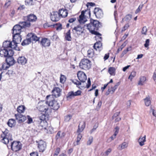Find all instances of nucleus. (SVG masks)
Wrapping results in <instances>:
<instances>
[{"mask_svg": "<svg viewBox=\"0 0 156 156\" xmlns=\"http://www.w3.org/2000/svg\"><path fill=\"white\" fill-rule=\"evenodd\" d=\"M41 107L43 108L41 109V111L45 112H46L48 109V108L46 106H45V105H43Z\"/></svg>", "mask_w": 156, "mask_h": 156, "instance_id": "obj_52", "label": "nucleus"}, {"mask_svg": "<svg viewBox=\"0 0 156 156\" xmlns=\"http://www.w3.org/2000/svg\"><path fill=\"white\" fill-rule=\"evenodd\" d=\"M3 46L4 48H16L14 45L12 44V43L9 41H6L3 44Z\"/></svg>", "mask_w": 156, "mask_h": 156, "instance_id": "obj_20", "label": "nucleus"}, {"mask_svg": "<svg viewBox=\"0 0 156 156\" xmlns=\"http://www.w3.org/2000/svg\"><path fill=\"white\" fill-rule=\"evenodd\" d=\"M115 131L114 134L110 137V138L112 139V140H113L115 138L116 136L117 135V134L119 132V128L118 126H116L115 128Z\"/></svg>", "mask_w": 156, "mask_h": 156, "instance_id": "obj_35", "label": "nucleus"}, {"mask_svg": "<svg viewBox=\"0 0 156 156\" xmlns=\"http://www.w3.org/2000/svg\"><path fill=\"white\" fill-rule=\"evenodd\" d=\"M128 146V144L126 142H124L122 144L119 145L118 148L119 150H121L123 149L126 148Z\"/></svg>", "mask_w": 156, "mask_h": 156, "instance_id": "obj_31", "label": "nucleus"}, {"mask_svg": "<svg viewBox=\"0 0 156 156\" xmlns=\"http://www.w3.org/2000/svg\"><path fill=\"white\" fill-rule=\"evenodd\" d=\"M45 104L51 107L55 110H58L59 108V105L57 101L55 100L52 95H47L46 97Z\"/></svg>", "mask_w": 156, "mask_h": 156, "instance_id": "obj_3", "label": "nucleus"}, {"mask_svg": "<svg viewBox=\"0 0 156 156\" xmlns=\"http://www.w3.org/2000/svg\"><path fill=\"white\" fill-rule=\"evenodd\" d=\"M84 30L83 25L79 24L75 27L72 29V31L73 34L76 36H79L83 33Z\"/></svg>", "mask_w": 156, "mask_h": 156, "instance_id": "obj_6", "label": "nucleus"}, {"mask_svg": "<svg viewBox=\"0 0 156 156\" xmlns=\"http://www.w3.org/2000/svg\"><path fill=\"white\" fill-rule=\"evenodd\" d=\"M79 133V134L77 137L76 142L75 145H78L79 144V142L82 137V135L80 134V133Z\"/></svg>", "mask_w": 156, "mask_h": 156, "instance_id": "obj_41", "label": "nucleus"}, {"mask_svg": "<svg viewBox=\"0 0 156 156\" xmlns=\"http://www.w3.org/2000/svg\"><path fill=\"white\" fill-rule=\"evenodd\" d=\"M30 156H38V153L37 152H34L31 153L30 154Z\"/></svg>", "mask_w": 156, "mask_h": 156, "instance_id": "obj_62", "label": "nucleus"}, {"mask_svg": "<svg viewBox=\"0 0 156 156\" xmlns=\"http://www.w3.org/2000/svg\"><path fill=\"white\" fill-rule=\"evenodd\" d=\"M87 12L89 14V17H90V9L85 10V11L83 10L81 12V15L79 16V18L78 19L79 22L80 23H84L87 21V20L84 16L85 13Z\"/></svg>", "mask_w": 156, "mask_h": 156, "instance_id": "obj_8", "label": "nucleus"}, {"mask_svg": "<svg viewBox=\"0 0 156 156\" xmlns=\"http://www.w3.org/2000/svg\"><path fill=\"white\" fill-rule=\"evenodd\" d=\"M77 77L80 82L84 83L87 80V77L86 74L82 71H79L77 73Z\"/></svg>", "mask_w": 156, "mask_h": 156, "instance_id": "obj_12", "label": "nucleus"}, {"mask_svg": "<svg viewBox=\"0 0 156 156\" xmlns=\"http://www.w3.org/2000/svg\"><path fill=\"white\" fill-rule=\"evenodd\" d=\"M15 116L17 120H18L19 123H21L25 121L27 119L26 117L24 115L20 114H15Z\"/></svg>", "mask_w": 156, "mask_h": 156, "instance_id": "obj_14", "label": "nucleus"}, {"mask_svg": "<svg viewBox=\"0 0 156 156\" xmlns=\"http://www.w3.org/2000/svg\"><path fill=\"white\" fill-rule=\"evenodd\" d=\"M136 75V72L135 71H132L130 76H129L128 78L130 79L131 80H132V79L134 78Z\"/></svg>", "mask_w": 156, "mask_h": 156, "instance_id": "obj_42", "label": "nucleus"}, {"mask_svg": "<svg viewBox=\"0 0 156 156\" xmlns=\"http://www.w3.org/2000/svg\"><path fill=\"white\" fill-rule=\"evenodd\" d=\"M59 16H61L62 17H66L68 15V12L67 10L64 9H61L59 10L58 12Z\"/></svg>", "mask_w": 156, "mask_h": 156, "instance_id": "obj_23", "label": "nucleus"}, {"mask_svg": "<svg viewBox=\"0 0 156 156\" xmlns=\"http://www.w3.org/2000/svg\"><path fill=\"white\" fill-rule=\"evenodd\" d=\"M62 90L58 87H55L53 89L51 92L52 94L49 95H52V97L54 96L55 98L60 97L61 95Z\"/></svg>", "mask_w": 156, "mask_h": 156, "instance_id": "obj_11", "label": "nucleus"}, {"mask_svg": "<svg viewBox=\"0 0 156 156\" xmlns=\"http://www.w3.org/2000/svg\"><path fill=\"white\" fill-rule=\"evenodd\" d=\"M81 93V91L80 90H78L75 92H74L73 91H71L68 93L66 96V98L67 100L72 99L74 98L75 96L80 95Z\"/></svg>", "mask_w": 156, "mask_h": 156, "instance_id": "obj_13", "label": "nucleus"}, {"mask_svg": "<svg viewBox=\"0 0 156 156\" xmlns=\"http://www.w3.org/2000/svg\"><path fill=\"white\" fill-rule=\"evenodd\" d=\"M150 40L149 39H147L145 41V43L144 44V47L146 48H148L149 45Z\"/></svg>", "mask_w": 156, "mask_h": 156, "instance_id": "obj_54", "label": "nucleus"}, {"mask_svg": "<svg viewBox=\"0 0 156 156\" xmlns=\"http://www.w3.org/2000/svg\"><path fill=\"white\" fill-rule=\"evenodd\" d=\"M13 43L15 47H17V44L21 42L22 38L20 34H13Z\"/></svg>", "mask_w": 156, "mask_h": 156, "instance_id": "obj_10", "label": "nucleus"}, {"mask_svg": "<svg viewBox=\"0 0 156 156\" xmlns=\"http://www.w3.org/2000/svg\"><path fill=\"white\" fill-rule=\"evenodd\" d=\"M85 126V123L83 121L80 122L78 126V128L77 131V132H81L84 129Z\"/></svg>", "mask_w": 156, "mask_h": 156, "instance_id": "obj_25", "label": "nucleus"}, {"mask_svg": "<svg viewBox=\"0 0 156 156\" xmlns=\"http://www.w3.org/2000/svg\"><path fill=\"white\" fill-rule=\"evenodd\" d=\"M26 118L27 119V122L28 124H30L33 122L32 119L29 115H27Z\"/></svg>", "mask_w": 156, "mask_h": 156, "instance_id": "obj_45", "label": "nucleus"}, {"mask_svg": "<svg viewBox=\"0 0 156 156\" xmlns=\"http://www.w3.org/2000/svg\"><path fill=\"white\" fill-rule=\"evenodd\" d=\"M46 116L44 114H42L39 117L41 121H44L45 119Z\"/></svg>", "mask_w": 156, "mask_h": 156, "instance_id": "obj_59", "label": "nucleus"}, {"mask_svg": "<svg viewBox=\"0 0 156 156\" xmlns=\"http://www.w3.org/2000/svg\"><path fill=\"white\" fill-rule=\"evenodd\" d=\"M143 4L140 5L138 8L136 10L135 13L136 14H137L139 12H140L142 8L143 7Z\"/></svg>", "mask_w": 156, "mask_h": 156, "instance_id": "obj_47", "label": "nucleus"}, {"mask_svg": "<svg viewBox=\"0 0 156 156\" xmlns=\"http://www.w3.org/2000/svg\"><path fill=\"white\" fill-rule=\"evenodd\" d=\"M76 20V18H73L69 19L68 20L69 22L70 23H72L74 22Z\"/></svg>", "mask_w": 156, "mask_h": 156, "instance_id": "obj_63", "label": "nucleus"}, {"mask_svg": "<svg viewBox=\"0 0 156 156\" xmlns=\"http://www.w3.org/2000/svg\"><path fill=\"white\" fill-rule=\"evenodd\" d=\"M125 18L126 21H129L132 18V15L130 14L127 15Z\"/></svg>", "mask_w": 156, "mask_h": 156, "instance_id": "obj_53", "label": "nucleus"}, {"mask_svg": "<svg viewBox=\"0 0 156 156\" xmlns=\"http://www.w3.org/2000/svg\"><path fill=\"white\" fill-rule=\"evenodd\" d=\"M60 151V149L59 148H57L55 151V153L54 154V156H57L58 154Z\"/></svg>", "mask_w": 156, "mask_h": 156, "instance_id": "obj_57", "label": "nucleus"}, {"mask_svg": "<svg viewBox=\"0 0 156 156\" xmlns=\"http://www.w3.org/2000/svg\"><path fill=\"white\" fill-rule=\"evenodd\" d=\"M147 31V29L146 27H143L142 31L141 33L143 34H144L145 35H146V32Z\"/></svg>", "mask_w": 156, "mask_h": 156, "instance_id": "obj_49", "label": "nucleus"}, {"mask_svg": "<svg viewBox=\"0 0 156 156\" xmlns=\"http://www.w3.org/2000/svg\"><path fill=\"white\" fill-rule=\"evenodd\" d=\"M144 101L145 105L146 106H148L151 104V101L149 96H148L144 98Z\"/></svg>", "mask_w": 156, "mask_h": 156, "instance_id": "obj_32", "label": "nucleus"}, {"mask_svg": "<svg viewBox=\"0 0 156 156\" xmlns=\"http://www.w3.org/2000/svg\"><path fill=\"white\" fill-rule=\"evenodd\" d=\"M72 115H69L65 117V121L66 122H68L71 119Z\"/></svg>", "mask_w": 156, "mask_h": 156, "instance_id": "obj_44", "label": "nucleus"}, {"mask_svg": "<svg viewBox=\"0 0 156 156\" xmlns=\"http://www.w3.org/2000/svg\"><path fill=\"white\" fill-rule=\"evenodd\" d=\"M101 46L102 43L101 42H97L94 44L93 47L94 49L96 50L98 49L100 51Z\"/></svg>", "mask_w": 156, "mask_h": 156, "instance_id": "obj_26", "label": "nucleus"}, {"mask_svg": "<svg viewBox=\"0 0 156 156\" xmlns=\"http://www.w3.org/2000/svg\"><path fill=\"white\" fill-rule=\"evenodd\" d=\"M15 120L13 119H11L9 120V121L7 122V124L8 125L12 127L14 126L15 125Z\"/></svg>", "mask_w": 156, "mask_h": 156, "instance_id": "obj_34", "label": "nucleus"}, {"mask_svg": "<svg viewBox=\"0 0 156 156\" xmlns=\"http://www.w3.org/2000/svg\"><path fill=\"white\" fill-rule=\"evenodd\" d=\"M30 24L23 21H20L19 24L15 25L12 29L13 34H20L21 32V29L29 28Z\"/></svg>", "mask_w": 156, "mask_h": 156, "instance_id": "obj_2", "label": "nucleus"}, {"mask_svg": "<svg viewBox=\"0 0 156 156\" xmlns=\"http://www.w3.org/2000/svg\"><path fill=\"white\" fill-rule=\"evenodd\" d=\"M28 37H30L31 41H34L35 42L39 41V38L35 34L30 33H29L27 35Z\"/></svg>", "mask_w": 156, "mask_h": 156, "instance_id": "obj_19", "label": "nucleus"}, {"mask_svg": "<svg viewBox=\"0 0 156 156\" xmlns=\"http://www.w3.org/2000/svg\"><path fill=\"white\" fill-rule=\"evenodd\" d=\"M90 20V23L87 24V29L92 34L96 35L95 38L97 42H101V34L96 31L101 26V23L97 20L91 19Z\"/></svg>", "mask_w": 156, "mask_h": 156, "instance_id": "obj_1", "label": "nucleus"}, {"mask_svg": "<svg viewBox=\"0 0 156 156\" xmlns=\"http://www.w3.org/2000/svg\"><path fill=\"white\" fill-rule=\"evenodd\" d=\"M65 136V133L64 132L61 133V132L58 131L57 134L56 135L55 137V139L57 140L59 138H62Z\"/></svg>", "mask_w": 156, "mask_h": 156, "instance_id": "obj_28", "label": "nucleus"}, {"mask_svg": "<svg viewBox=\"0 0 156 156\" xmlns=\"http://www.w3.org/2000/svg\"><path fill=\"white\" fill-rule=\"evenodd\" d=\"M90 85H91V82H90V79L89 78L88 79L87 84L86 85V87L87 88H88L90 86Z\"/></svg>", "mask_w": 156, "mask_h": 156, "instance_id": "obj_58", "label": "nucleus"}, {"mask_svg": "<svg viewBox=\"0 0 156 156\" xmlns=\"http://www.w3.org/2000/svg\"><path fill=\"white\" fill-rule=\"evenodd\" d=\"M119 112H117L115 113L112 116L113 119H114L115 118H116L117 117L119 114Z\"/></svg>", "mask_w": 156, "mask_h": 156, "instance_id": "obj_64", "label": "nucleus"}, {"mask_svg": "<svg viewBox=\"0 0 156 156\" xmlns=\"http://www.w3.org/2000/svg\"><path fill=\"white\" fill-rule=\"evenodd\" d=\"M10 66L9 65H8L6 62L3 63L2 64V66L1 68V70H5L8 69Z\"/></svg>", "mask_w": 156, "mask_h": 156, "instance_id": "obj_33", "label": "nucleus"}, {"mask_svg": "<svg viewBox=\"0 0 156 156\" xmlns=\"http://www.w3.org/2000/svg\"><path fill=\"white\" fill-rule=\"evenodd\" d=\"M1 136L2 139L1 140V142L4 144H8L10 142V141L8 139L6 138V137L4 136H3V134L1 135Z\"/></svg>", "mask_w": 156, "mask_h": 156, "instance_id": "obj_27", "label": "nucleus"}, {"mask_svg": "<svg viewBox=\"0 0 156 156\" xmlns=\"http://www.w3.org/2000/svg\"><path fill=\"white\" fill-rule=\"evenodd\" d=\"M40 44L44 47H49L51 44L50 41L47 38H43L41 41Z\"/></svg>", "mask_w": 156, "mask_h": 156, "instance_id": "obj_16", "label": "nucleus"}, {"mask_svg": "<svg viewBox=\"0 0 156 156\" xmlns=\"http://www.w3.org/2000/svg\"><path fill=\"white\" fill-rule=\"evenodd\" d=\"M9 131L7 129H5V131L3 132V136H4L6 138L8 139L10 141V143L12 142V135L8 133Z\"/></svg>", "mask_w": 156, "mask_h": 156, "instance_id": "obj_24", "label": "nucleus"}, {"mask_svg": "<svg viewBox=\"0 0 156 156\" xmlns=\"http://www.w3.org/2000/svg\"><path fill=\"white\" fill-rule=\"evenodd\" d=\"M6 62L10 66L15 63V61L12 56H8L5 59Z\"/></svg>", "mask_w": 156, "mask_h": 156, "instance_id": "obj_22", "label": "nucleus"}, {"mask_svg": "<svg viewBox=\"0 0 156 156\" xmlns=\"http://www.w3.org/2000/svg\"><path fill=\"white\" fill-rule=\"evenodd\" d=\"M51 20L54 22H57L60 19V17L58 12H53V14L50 16Z\"/></svg>", "mask_w": 156, "mask_h": 156, "instance_id": "obj_17", "label": "nucleus"}, {"mask_svg": "<svg viewBox=\"0 0 156 156\" xmlns=\"http://www.w3.org/2000/svg\"><path fill=\"white\" fill-rule=\"evenodd\" d=\"M94 55V51L92 49H90L87 51V56L89 58H92Z\"/></svg>", "mask_w": 156, "mask_h": 156, "instance_id": "obj_37", "label": "nucleus"}, {"mask_svg": "<svg viewBox=\"0 0 156 156\" xmlns=\"http://www.w3.org/2000/svg\"><path fill=\"white\" fill-rule=\"evenodd\" d=\"M93 137L92 136H90L89 137L88 140V141L87 142V145H90L91 144V143H92V142H93Z\"/></svg>", "mask_w": 156, "mask_h": 156, "instance_id": "obj_50", "label": "nucleus"}, {"mask_svg": "<svg viewBox=\"0 0 156 156\" xmlns=\"http://www.w3.org/2000/svg\"><path fill=\"white\" fill-rule=\"evenodd\" d=\"M65 38L66 40L68 41H71L72 38L71 36L70 30H69L65 34Z\"/></svg>", "mask_w": 156, "mask_h": 156, "instance_id": "obj_29", "label": "nucleus"}, {"mask_svg": "<svg viewBox=\"0 0 156 156\" xmlns=\"http://www.w3.org/2000/svg\"><path fill=\"white\" fill-rule=\"evenodd\" d=\"M31 42L30 39L29 38L24 40L21 43V45L23 46L25 45L29 44Z\"/></svg>", "mask_w": 156, "mask_h": 156, "instance_id": "obj_36", "label": "nucleus"}, {"mask_svg": "<svg viewBox=\"0 0 156 156\" xmlns=\"http://www.w3.org/2000/svg\"><path fill=\"white\" fill-rule=\"evenodd\" d=\"M146 136L145 135L144 137H140L138 140L140 145L142 146L144 144V142L146 141Z\"/></svg>", "mask_w": 156, "mask_h": 156, "instance_id": "obj_30", "label": "nucleus"}, {"mask_svg": "<svg viewBox=\"0 0 156 156\" xmlns=\"http://www.w3.org/2000/svg\"><path fill=\"white\" fill-rule=\"evenodd\" d=\"M11 4L10 0H7L5 4V6L6 7L9 6Z\"/></svg>", "mask_w": 156, "mask_h": 156, "instance_id": "obj_61", "label": "nucleus"}, {"mask_svg": "<svg viewBox=\"0 0 156 156\" xmlns=\"http://www.w3.org/2000/svg\"><path fill=\"white\" fill-rule=\"evenodd\" d=\"M146 80V78L144 76L141 77L140 78L138 84L139 85H143L144 82Z\"/></svg>", "mask_w": 156, "mask_h": 156, "instance_id": "obj_39", "label": "nucleus"}, {"mask_svg": "<svg viewBox=\"0 0 156 156\" xmlns=\"http://www.w3.org/2000/svg\"><path fill=\"white\" fill-rule=\"evenodd\" d=\"M21 144L20 142L13 141L10 143L9 146L11 147L12 150L17 151L21 149Z\"/></svg>", "mask_w": 156, "mask_h": 156, "instance_id": "obj_9", "label": "nucleus"}, {"mask_svg": "<svg viewBox=\"0 0 156 156\" xmlns=\"http://www.w3.org/2000/svg\"><path fill=\"white\" fill-rule=\"evenodd\" d=\"M23 19L24 20L23 22L30 24L29 26L30 27L31 25V23L35 22L37 20V17L34 14H30L27 16H23Z\"/></svg>", "mask_w": 156, "mask_h": 156, "instance_id": "obj_5", "label": "nucleus"}, {"mask_svg": "<svg viewBox=\"0 0 156 156\" xmlns=\"http://www.w3.org/2000/svg\"><path fill=\"white\" fill-rule=\"evenodd\" d=\"M5 72V71H4ZM6 72L5 73L6 75L8 76V77H9L12 74V70H8L7 72L5 71Z\"/></svg>", "mask_w": 156, "mask_h": 156, "instance_id": "obj_51", "label": "nucleus"}, {"mask_svg": "<svg viewBox=\"0 0 156 156\" xmlns=\"http://www.w3.org/2000/svg\"><path fill=\"white\" fill-rule=\"evenodd\" d=\"M72 82L74 84H76L77 86H79L81 84V83L80 81H79L76 80H72Z\"/></svg>", "mask_w": 156, "mask_h": 156, "instance_id": "obj_46", "label": "nucleus"}, {"mask_svg": "<svg viewBox=\"0 0 156 156\" xmlns=\"http://www.w3.org/2000/svg\"><path fill=\"white\" fill-rule=\"evenodd\" d=\"M25 107L24 106L21 105L19 106L17 108V111L19 113V114H20L21 113H23L25 110Z\"/></svg>", "mask_w": 156, "mask_h": 156, "instance_id": "obj_38", "label": "nucleus"}, {"mask_svg": "<svg viewBox=\"0 0 156 156\" xmlns=\"http://www.w3.org/2000/svg\"><path fill=\"white\" fill-rule=\"evenodd\" d=\"M95 5V3L93 2H88L87 3L86 6L87 8H89V6H93Z\"/></svg>", "mask_w": 156, "mask_h": 156, "instance_id": "obj_55", "label": "nucleus"}, {"mask_svg": "<svg viewBox=\"0 0 156 156\" xmlns=\"http://www.w3.org/2000/svg\"><path fill=\"white\" fill-rule=\"evenodd\" d=\"M112 151V149L109 148L104 153V155L105 156H108Z\"/></svg>", "mask_w": 156, "mask_h": 156, "instance_id": "obj_48", "label": "nucleus"}, {"mask_svg": "<svg viewBox=\"0 0 156 156\" xmlns=\"http://www.w3.org/2000/svg\"><path fill=\"white\" fill-rule=\"evenodd\" d=\"M38 147L40 152H43L46 147V144L45 142L42 140H41L38 144Z\"/></svg>", "mask_w": 156, "mask_h": 156, "instance_id": "obj_18", "label": "nucleus"}, {"mask_svg": "<svg viewBox=\"0 0 156 156\" xmlns=\"http://www.w3.org/2000/svg\"><path fill=\"white\" fill-rule=\"evenodd\" d=\"M66 80V78L65 76L61 74L60 76V82L62 83H64L65 81Z\"/></svg>", "mask_w": 156, "mask_h": 156, "instance_id": "obj_43", "label": "nucleus"}, {"mask_svg": "<svg viewBox=\"0 0 156 156\" xmlns=\"http://www.w3.org/2000/svg\"><path fill=\"white\" fill-rule=\"evenodd\" d=\"M128 51V50H127V49L124 50L120 55V57L121 58L124 55L126 54Z\"/></svg>", "mask_w": 156, "mask_h": 156, "instance_id": "obj_56", "label": "nucleus"}, {"mask_svg": "<svg viewBox=\"0 0 156 156\" xmlns=\"http://www.w3.org/2000/svg\"><path fill=\"white\" fill-rule=\"evenodd\" d=\"M94 13L95 14L96 17L101 18L103 16V12L101 9L99 8H95L94 10Z\"/></svg>", "mask_w": 156, "mask_h": 156, "instance_id": "obj_15", "label": "nucleus"}, {"mask_svg": "<svg viewBox=\"0 0 156 156\" xmlns=\"http://www.w3.org/2000/svg\"><path fill=\"white\" fill-rule=\"evenodd\" d=\"M115 69L113 67H110L108 69V72L112 75H115Z\"/></svg>", "mask_w": 156, "mask_h": 156, "instance_id": "obj_40", "label": "nucleus"}, {"mask_svg": "<svg viewBox=\"0 0 156 156\" xmlns=\"http://www.w3.org/2000/svg\"><path fill=\"white\" fill-rule=\"evenodd\" d=\"M91 62L87 58H83L81 60L79 67L80 69L85 70L89 69L91 67Z\"/></svg>", "mask_w": 156, "mask_h": 156, "instance_id": "obj_4", "label": "nucleus"}, {"mask_svg": "<svg viewBox=\"0 0 156 156\" xmlns=\"http://www.w3.org/2000/svg\"><path fill=\"white\" fill-rule=\"evenodd\" d=\"M17 62L18 64L24 65L27 63V59L24 56H20L18 58Z\"/></svg>", "mask_w": 156, "mask_h": 156, "instance_id": "obj_21", "label": "nucleus"}, {"mask_svg": "<svg viewBox=\"0 0 156 156\" xmlns=\"http://www.w3.org/2000/svg\"><path fill=\"white\" fill-rule=\"evenodd\" d=\"M129 27V25L128 23H127L124 26L123 29L122 30V31H124L126 30Z\"/></svg>", "mask_w": 156, "mask_h": 156, "instance_id": "obj_60", "label": "nucleus"}, {"mask_svg": "<svg viewBox=\"0 0 156 156\" xmlns=\"http://www.w3.org/2000/svg\"><path fill=\"white\" fill-rule=\"evenodd\" d=\"M14 53L11 49L4 48L0 51V55L1 57H7L9 56H12Z\"/></svg>", "mask_w": 156, "mask_h": 156, "instance_id": "obj_7", "label": "nucleus"}]
</instances>
